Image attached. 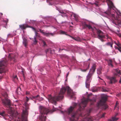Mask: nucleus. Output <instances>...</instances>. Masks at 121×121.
<instances>
[{"mask_svg":"<svg viewBox=\"0 0 121 121\" xmlns=\"http://www.w3.org/2000/svg\"><path fill=\"white\" fill-rule=\"evenodd\" d=\"M37 36L39 37V34H37V36H34V37H37Z\"/></svg>","mask_w":121,"mask_h":121,"instance_id":"obj_52","label":"nucleus"},{"mask_svg":"<svg viewBox=\"0 0 121 121\" xmlns=\"http://www.w3.org/2000/svg\"><path fill=\"white\" fill-rule=\"evenodd\" d=\"M89 101L93 103L95 102L96 100L95 99L92 100L89 99V98L86 99L83 98L81 103L79 104V108L78 109V111H81L86 106L87 102Z\"/></svg>","mask_w":121,"mask_h":121,"instance_id":"obj_4","label":"nucleus"},{"mask_svg":"<svg viewBox=\"0 0 121 121\" xmlns=\"http://www.w3.org/2000/svg\"><path fill=\"white\" fill-rule=\"evenodd\" d=\"M97 33L98 35V38L102 41H103L104 40L103 39L105 37L103 33L100 30H97Z\"/></svg>","mask_w":121,"mask_h":121,"instance_id":"obj_11","label":"nucleus"},{"mask_svg":"<svg viewBox=\"0 0 121 121\" xmlns=\"http://www.w3.org/2000/svg\"><path fill=\"white\" fill-rule=\"evenodd\" d=\"M93 92H94V91H93Z\"/></svg>","mask_w":121,"mask_h":121,"instance_id":"obj_62","label":"nucleus"},{"mask_svg":"<svg viewBox=\"0 0 121 121\" xmlns=\"http://www.w3.org/2000/svg\"><path fill=\"white\" fill-rule=\"evenodd\" d=\"M9 21V20L7 19H6L5 20H3V22H4L5 23L6 25H7Z\"/></svg>","mask_w":121,"mask_h":121,"instance_id":"obj_31","label":"nucleus"},{"mask_svg":"<svg viewBox=\"0 0 121 121\" xmlns=\"http://www.w3.org/2000/svg\"><path fill=\"white\" fill-rule=\"evenodd\" d=\"M102 91L104 92H108L109 91V90L107 88L103 87L101 89Z\"/></svg>","mask_w":121,"mask_h":121,"instance_id":"obj_23","label":"nucleus"},{"mask_svg":"<svg viewBox=\"0 0 121 121\" xmlns=\"http://www.w3.org/2000/svg\"><path fill=\"white\" fill-rule=\"evenodd\" d=\"M73 16L74 17L75 20L76 21L78 22V16L75 14H73Z\"/></svg>","mask_w":121,"mask_h":121,"instance_id":"obj_25","label":"nucleus"},{"mask_svg":"<svg viewBox=\"0 0 121 121\" xmlns=\"http://www.w3.org/2000/svg\"><path fill=\"white\" fill-rule=\"evenodd\" d=\"M99 77V78L101 80H102L101 78H100Z\"/></svg>","mask_w":121,"mask_h":121,"instance_id":"obj_56","label":"nucleus"},{"mask_svg":"<svg viewBox=\"0 0 121 121\" xmlns=\"http://www.w3.org/2000/svg\"><path fill=\"white\" fill-rule=\"evenodd\" d=\"M15 35H16L15 34H9L8 35V36L9 37H12Z\"/></svg>","mask_w":121,"mask_h":121,"instance_id":"obj_32","label":"nucleus"},{"mask_svg":"<svg viewBox=\"0 0 121 121\" xmlns=\"http://www.w3.org/2000/svg\"><path fill=\"white\" fill-rule=\"evenodd\" d=\"M3 96L5 98L4 99H2V101L4 105L6 106L10 105V100L7 98L8 95L6 92H4L2 94Z\"/></svg>","mask_w":121,"mask_h":121,"instance_id":"obj_9","label":"nucleus"},{"mask_svg":"<svg viewBox=\"0 0 121 121\" xmlns=\"http://www.w3.org/2000/svg\"><path fill=\"white\" fill-rule=\"evenodd\" d=\"M43 44H44L43 45L44 46H45L46 45V43H45V42L43 40Z\"/></svg>","mask_w":121,"mask_h":121,"instance_id":"obj_44","label":"nucleus"},{"mask_svg":"<svg viewBox=\"0 0 121 121\" xmlns=\"http://www.w3.org/2000/svg\"><path fill=\"white\" fill-rule=\"evenodd\" d=\"M66 90H67V94L71 98L74 97V93L73 92L70 88L68 86L66 87H63L60 89L59 94L53 97L49 95L48 98V100L50 102L56 104L57 101L62 99L63 97V95L65 93Z\"/></svg>","mask_w":121,"mask_h":121,"instance_id":"obj_1","label":"nucleus"},{"mask_svg":"<svg viewBox=\"0 0 121 121\" xmlns=\"http://www.w3.org/2000/svg\"><path fill=\"white\" fill-rule=\"evenodd\" d=\"M9 116H11L13 118L16 117V115L15 114L13 111L12 110H10L9 112Z\"/></svg>","mask_w":121,"mask_h":121,"instance_id":"obj_17","label":"nucleus"},{"mask_svg":"<svg viewBox=\"0 0 121 121\" xmlns=\"http://www.w3.org/2000/svg\"><path fill=\"white\" fill-rule=\"evenodd\" d=\"M26 94L27 95H29L30 94V92L28 91H26Z\"/></svg>","mask_w":121,"mask_h":121,"instance_id":"obj_48","label":"nucleus"},{"mask_svg":"<svg viewBox=\"0 0 121 121\" xmlns=\"http://www.w3.org/2000/svg\"><path fill=\"white\" fill-rule=\"evenodd\" d=\"M22 74L23 76V77L24 78H25V74L24 73V72L23 71H22Z\"/></svg>","mask_w":121,"mask_h":121,"instance_id":"obj_45","label":"nucleus"},{"mask_svg":"<svg viewBox=\"0 0 121 121\" xmlns=\"http://www.w3.org/2000/svg\"><path fill=\"white\" fill-rule=\"evenodd\" d=\"M78 78H80V79L82 77L81 76H78Z\"/></svg>","mask_w":121,"mask_h":121,"instance_id":"obj_54","label":"nucleus"},{"mask_svg":"<svg viewBox=\"0 0 121 121\" xmlns=\"http://www.w3.org/2000/svg\"><path fill=\"white\" fill-rule=\"evenodd\" d=\"M77 105V104L75 103H74L73 106H70L68 109V112L69 114L71 113L75 107ZM79 113L77 111L76 112H73L71 114V117L70 119V121H77L78 119V115Z\"/></svg>","mask_w":121,"mask_h":121,"instance_id":"obj_3","label":"nucleus"},{"mask_svg":"<svg viewBox=\"0 0 121 121\" xmlns=\"http://www.w3.org/2000/svg\"><path fill=\"white\" fill-rule=\"evenodd\" d=\"M0 114L2 116H4V112H3V113H1Z\"/></svg>","mask_w":121,"mask_h":121,"instance_id":"obj_49","label":"nucleus"},{"mask_svg":"<svg viewBox=\"0 0 121 121\" xmlns=\"http://www.w3.org/2000/svg\"><path fill=\"white\" fill-rule=\"evenodd\" d=\"M37 31V32H39V31Z\"/></svg>","mask_w":121,"mask_h":121,"instance_id":"obj_61","label":"nucleus"},{"mask_svg":"<svg viewBox=\"0 0 121 121\" xmlns=\"http://www.w3.org/2000/svg\"><path fill=\"white\" fill-rule=\"evenodd\" d=\"M89 65H90V64H88V66L87 67L86 69H82V72H86V71L89 68Z\"/></svg>","mask_w":121,"mask_h":121,"instance_id":"obj_28","label":"nucleus"},{"mask_svg":"<svg viewBox=\"0 0 121 121\" xmlns=\"http://www.w3.org/2000/svg\"><path fill=\"white\" fill-rule=\"evenodd\" d=\"M118 104V103L117 102H117H116V105L115 107V108H116L117 107V106Z\"/></svg>","mask_w":121,"mask_h":121,"instance_id":"obj_43","label":"nucleus"},{"mask_svg":"<svg viewBox=\"0 0 121 121\" xmlns=\"http://www.w3.org/2000/svg\"><path fill=\"white\" fill-rule=\"evenodd\" d=\"M1 14L2 15V14H2V13H1Z\"/></svg>","mask_w":121,"mask_h":121,"instance_id":"obj_58","label":"nucleus"},{"mask_svg":"<svg viewBox=\"0 0 121 121\" xmlns=\"http://www.w3.org/2000/svg\"><path fill=\"white\" fill-rule=\"evenodd\" d=\"M13 78H14V79H15L16 80H17L18 78H17V75H15V76L14 75L13 76Z\"/></svg>","mask_w":121,"mask_h":121,"instance_id":"obj_38","label":"nucleus"},{"mask_svg":"<svg viewBox=\"0 0 121 121\" xmlns=\"http://www.w3.org/2000/svg\"><path fill=\"white\" fill-rule=\"evenodd\" d=\"M39 30L40 31V32L43 34L44 35L47 36H48L51 35L52 36H53L54 35V34L51 33H46L43 31V30H41L40 29H39Z\"/></svg>","mask_w":121,"mask_h":121,"instance_id":"obj_14","label":"nucleus"},{"mask_svg":"<svg viewBox=\"0 0 121 121\" xmlns=\"http://www.w3.org/2000/svg\"><path fill=\"white\" fill-rule=\"evenodd\" d=\"M71 23L72 24H73V22H71Z\"/></svg>","mask_w":121,"mask_h":121,"instance_id":"obj_57","label":"nucleus"},{"mask_svg":"<svg viewBox=\"0 0 121 121\" xmlns=\"http://www.w3.org/2000/svg\"><path fill=\"white\" fill-rule=\"evenodd\" d=\"M8 64L7 60L5 59L0 62V73L4 72V66Z\"/></svg>","mask_w":121,"mask_h":121,"instance_id":"obj_10","label":"nucleus"},{"mask_svg":"<svg viewBox=\"0 0 121 121\" xmlns=\"http://www.w3.org/2000/svg\"><path fill=\"white\" fill-rule=\"evenodd\" d=\"M26 102H26V103H27V102H28V101H29V99L28 97H27V96L26 97Z\"/></svg>","mask_w":121,"mask_h":121,"instance_id":"obj_40","label":"nucleus"},{"mask_svg":"<svg viewBox=\"0 0 121 121\" xmlns=\"http://www.w3.org/2000/svg\"><path fill=\"white\" fill-rule=\"evenodd\" d=\"M38 97H39V95H37L36 96H32V98L33 99H36Z\"/></svg>","mask_w":121,"mask_h":121,"instance_id":"obj_34","label":"nucleus"},{"mask_svg":"<svg viewBox=\"0 0 121 121\" xmlns=\"http://www.w3.org/2000/svg\"><path fill=\"white\" fill-rule=\"evenodd\" d=\"M106 2L107 3L108 5H109V9L108 11L104 12V13L112 17H115V15L114 14H112L110 10L111 8L114 7L113 3L110 0H106Z\"/></svg>","mask_w":121,"mask_h":121,"instance_id":"obj_7","label":"nucleus"},{"mask_svg":"<svg viewBox=\"0 0 121 121\" xmlns=\"http://www.w3.org/2000/svg\"><path fill=\"white\" fill-rule=\"evenodd\" d=\"M69 36H70V37H71V38H72V39H74L73 38V37H72V36H70V35H69Z\"/></svg>","mask_w":121,"mask_h":121,"instance_id":"obj_55","label":"nucleus"},{"mask_svg":"<svg viewBox=\"0 0 121 121\" xmlns=\"http://www.w3.org/2000/svg\"><path fill=\"white\" fill-rule=\"evenodd\" d=\"M113 72L114 75H117L118 74L120 73V70L118 69H113Z\"/></svg>","mask_w":121,"mask_h":121,"instance_id":"obj_16","label":"nucleus"},{"mask_svg":"<svg viewBox=\"0 0 121 121\" xmlns=\"http://www.w3.org/2000/svg\"><path fill=\"white\" fill-rule=\"evenodd\" d=\"M92 109H90L89 110H88L86 111V114H85V116H86V117L88 116L90 114V113L92 111Z\"/></svg>","mask_w":121,"mask_h":121,"instance_id":"obj_22","label":"nucleus"},{"mask_svg":"<svg viewBox=\"0 0 121 121\" xmlns=\"http://www.w3.org/2000/svg\"><path fill=\"white\" fill-rule=\"evenodd\" d=\"M35 36H37V34H39V33H38L37 32V31H35Z\"/></svg>","mask_w":121,"mask_h":121,"instance_id":"obj_46","label":"nucleus"},{"mask_svg":"<svg viewBox=\"0 0 121 121\" xmlns=\"http://www.w3.org/2000/svg\"><path fill=\"white\" fill-rule=\"evenodd\" d=\"M107 99V97L106 96H104L102 97L101 99L97 103V106L99 107L100 106H104L105 109L108 107V106L105 104V102L106 101Z\"/></svg>","mask_w":121,"mask_h":121,"instance_id":"obj_8","label":"nucleus"},{"mask_svg":"<svg viewBox=\"0 0 121 121\" xmlns=\"http://www.w3.org/2000/svg\"><path fill=\"white\" fill-rule=\"evenodd\" d=\"M105 114V113H104L102 114L101 116V118H102L104 117V115Z\"/></svg>","mask_w":121,"mask_h":121,"instance_id":"obj_47","label":"nucleus"},{"mask_svg":"<svg viewBox=\"0 0 121 121\" xmlns=\"http://www.w3.org/2000/svg\"><path fill=\"white\" fill-rule=\"evenodd\" d=\"M38 97L39 98H40V100H42L43 99V98L42 97L40 98V97H39H39Z\"/></svg>","mask_w":121,"mask_h":121,"instance_id":"obj_50","label":"nucleus"},{"mask_svg":"<svg viewBox=\"0 0 121 121\" xmlns=\"http://www.w3.org/2000/svg\"><path fill=\"white\" fill-rule=\"evenodd\" d=\"M30 26V27H28V28H32L33 29V30L35 31H36L35 28L32 27V26Z\"/></svg>","mask_w":121,"mask_h":121,"instance_id":"obj_41","label":"nucleus"},{"mask_svg":"<svg viewBox=\"0 0 121 121\" xmlns=\"http://www.w3.org/2000/svg\"><path fill=\"white\" fill-rule=\"evenodd\" d=\"M13 55L12 54H9L8 56V58L11 60H13L14 61L15 59H14V57H13Z\"/></svg>","mask_w":121,"mask_h":121,"instance_id":"obj_20","label":"nucleus"},{"mask_svg":"<svg viewBox=\"0 0 121 121\" xmlns=\"http://www.w3.org/2000/svg\"><path fill=\"white\" fill-rule=\"evenodd\" d=\"M107 45H108L110 46L112 48V43H111L110 42H108L107 43Z\"/></svg>","mask_w":121,"mask_h":121,"instance_id":"obj_35","label":"nucleus"},{"mask_svg":"<svg viewBox=\"0 0 121 121\" xmlns=\"http://www.w3.org/2000/svg\"><path fill=\"white\" fill-rule=\"evenodd\" d=\"M102 70V69L100 68L99 69H98L97 71V73L99 74L101 73V70Z\"/></svg>","mask_w":121,"mask_h":121,"instance_id":"obj_33","label":"nucleus"},{"mask_svg":"<svg viewBox=\"0 0 121 121\" xmlns=\"http://www.w3.org/2000/svg\"><path fill=\"white\" fill-rule=\"evenodd\" d=\"M120 36L121 37V35H120Z\"/></svg>","mask_w":121,"mask_h":121,"instance_id":"obj_63","label":"nucleus"},{"mask_svg":"<svg viewBox=\"0 0 121 121\" xmlns=\"http://www.w3.org/2000/svg\"><path fill=\"white\" fill-rule=\"evenodd\" d=\"M119 83H121V78L120 80L119 81Z\"/></svg>","mask_w":121,"mask_h":121,"instance_id":"obj_53","label":"nucleus"},{"mask_svg":"<svg viewBox=\"0 0 121 121\" xmlns=\"http://www.w3.org/2000/svg\"><path fill=\"white\" fill-rule=\"evenodd\" d=\"M30 39H31V38H30Z\"/></svg>","mask_w":121,"mask_h":121,"instance_id":"obj_60","label":"nucleus"},{"mask_svg":"<svg viewBox=\"0 0 121 121\" xmlns=\"http://www.w3.org/2000/svg\"><path fill=\"white\" fill-rule=\"evenodd\" d=\"M19 28L22 30H25L26 28L30 27L27 24H24L19 26Z\"/></svg>","mask_w":121,"mask_h":121,"instance_id":"obj_15","label":"nucleus"},{"mask_svg":"<svg viewBox=\"0 0 121 121\" xmlns=\"http://www.w3.org/2000/svg\"><path fill=\"white\" fill-rule=\"evenodd\" d=\"M87 119L88 121H93L94 119L92 117H87Z\"/></svg>","mask_w":121,"mask_h":121,"instance_id":"obj_26","label":"nucleus"},{"mask_svg":"<svg viewBox=\"0 0 121 121\" xmlns=\"http://www.w3.org/2000/svg\"><path fill=\"white\" fill-rule=\"evenodd\" d=\"M118 119V118H117L115 117H112L111 119H109L108 121H116Z\"/></svg>","mask_w":121,"mask_h":121,"instance_id":"obj_19","label":"nucleus"},{"mask_svg":"<svg viewBox=\"0 0 121 121\" xmlns=\"http://www.w3.org/2000/svg\"><path fill=\"white\" fill-rule=\"evenodd\" d=\"M108 78L110 80L109 82L110 84L114 83L117 82V81L115 77H109Z\"/></svg>","mask_w":121,"mask_h":121,"instance_id":"obj_12","label":"nucleus"},{"mask_svg":"<svg viewBox=\"0 0 121 121\" xmlns=\"http://www.w3.org/2000/svg\"><path fill=\"white\" fill-rule=\"evenodd\" d=\"M21 91V89L20 87H18L17 90L16 91V92L19 95H20L21 94V93L20 92V91Z\"/></svg>","mask_w":121,"mask_h":121,"instance_id":"obj_24","label":"nucleus"},{"mask_svg":"<svg viewBox=\"0 0 121 121\" xmlns=\"http://www.w3.org/2000/svg\"><path fill=\"white\" fill-rule=\"evenodd\" d=\"M69 74V72H68L66 76V77H67L68 76Z\"/></svg>","mask_w":121,"mask_h":121,"instance_id":"obj_51","label":"nucleus"},{"mask_svg":"<svg viewBox=\"0 0 121 121\" xmlns=\"http://www.w3.org/2000/svg\"><path fill=\"white\" fill-rule=\"evenodd\" d=\"M62 14H62V15H61L62 17H64L66 16H67V15L64 12Z\"/></svg>","mask_w":121,"mask_h":121,"instance_id":"obj_36","label":"nucleus"},{"mask_svg":"<svg viewBox=\"0 0 121 121\" xmlns=\"http://www.w3.org/2000/svg\"><path fill=\"white\" fill-rule=\"evenodd\" d=\"M51 49H47L46 50V53H47L49 51H51Z\"/></svg>","mask_w":121,"mask_h":121,"instance_id":"obj_39","label":"nucleus"},{"mask_svg":"<svg viewBox=\"0 0 121 121\" xmlns=\"http://www.w3.org/2000/svg\"><path fill=\"white\" fill-rule=\"evenodd\" d=\"M90 82H86L85 84L86 87L87 88H89L90 86Z\"/></svg>","mask_w":121,"mask_h":121,"instance_id":"obj_30","label":"nucleus"},{"mask_svg":"<svg viewBox=\"0 0 121 121\" xmlns=\"http://www.w3.org/2000/svg\"><path fill=\"white\" fill-rule=\"evenodd\" d=\"M82 26L83 29L88 28L90 29L92 28L90 24H87L85 22L82 23Z\"/></svg>","mask_w":121,"mask_h":121,"instance_id":"obj_13","label":"nucleus"},{"mask_svg":"<svg viewBox=\"0 0 121 121\" xmlns=\"http://www.w3.org/2000/svg\"><path fill=\"white\" fill-rule=\"evenodd\" d=\"M95 64H93L92 67L90 70L89 73L86 76V81L88 82H90L92 79V76L95 72L96 69Z\"/></svg>","mask_w":121,"mask_h":121,"instance_id":"obj_6","label":"nucleus"},{"mask_svg":"<svg viewBox=\"0 0 121 121\" xmlns=\"http://www.w3.org/2000/svg\"><path fill=\"white\" fill-rule=\"evenodd\" d=\"M114 43L116 44L118 47H115L116 49H117L121 52V45L119 43H117L115 42L114 41Z\"/></svg>","mask_w":121,"mask_h":121,"instance_id":"obj_18","label":"nucleus"},{"mask_svg":"<svg viewBox=\"0 0 121 121\" xmlns=\"http://www.w3.org/2000/svg\"><path fill=\"white\" fill-rule=\"evenodd\" d=\"M24 105L25 107V111H23V113L22 114L21 118H18L17 121H27L26 115H27V110L29 108V105L26 102H25Z\"/></svg>","mask_w":121,"mask_h":121,"instance_id":"obj_5","label":"nucleus"},{"mask_svg":"<svg viewBox=\"0 0 121 121\" xmlns=\"http://www.w3.org/2000/svg\"><path fill=\"white\" fill-rule=\"evenodd\" d=\"M108 63L109 65H111L112 67H113V65L112 63V61L111 60H109L108 61Z\"/></svg>","mask_w":121,"mask_h":121,"instance_id":"obj_27","label":"nucleus"},{"mask_svg":"<svg viewBox=\"0 0 121 121\" xmlns=\"http://www.w3.org/2000/svg\"><path fill=\"white\" fill-rule=\"evenodd\" d=\"M23 43L25 47H26L27 46V39L25 38L23 40Z\"/></svg>","mask_w":121,"mask_h":121,"instance_id":"obj_21","label":"nucleus"},{"mask_svg":"<svg viewBox=\"0 0 121 121\" xmlns=\"http://www.w3.org/2000/svg\"><path fill=\"white\" fill-rule=\"evenodd\" d=\"M60 33L61 34H66V33L65 32V31H60Z\"/></svg>","mask_w":121,"mask_h":121,"instance_id":"obj_37","label":"nucleus"},{"mask_svg":"<svg viewBox=\"0 0 121 121\" xmlns=\"http://www.w3.org/2000/svg\"><path fill=\"white\" fill-rule=\"evenodd\" d=\"M59 12L63 14L64 12L62 10H59Z\"/></svg>","mask_w":121,"mask_h":121,"instance_id":"obj_42","label":"nucleus"},{"mask_svg":"<svg viewBox=\"0 0 121 121\" xmlns=\"http://www.w3.org/2000/svg\"><path fill=\"white\" fill-rule=\"evenodd\" d=\"M34 40H33V43L34 44H36L37 43L38 41L36 40V37H34Z\"/></svg>","mask_w":121,"mask_h":121,"instance_id":"obj_29","label":"nucleus"},{"mask_svg":"<svg viewBox=\"0 0 121 121\" xmlns=\"http://www.w3.org/2000/svg\"><path fill=\"white\" fill-rule=\"evenodd\" d=\"M39 109L40 113L39 116V119L41 121H46V116H44V114H47L48 113H52L54 111L52 110H49L48 109L42 106H39Z\"/></svg>","mask_w":121,"mask_h":121,"instance_id":"obj_2","label":"nucleus"},{"mask_svg":"<svg viewBox=\"0 0 121 121\" xmlns=\"http://www.w3.org/2000/svg\"><path fill=\"white\" fill-rule=\"evenodd\" d=\"M117 114L116 115V116H117Z\"/></svg>","mask_w":121,"mask_h":121,"instance_id":"obj_59","label":"nucleus"}]
</instances>
